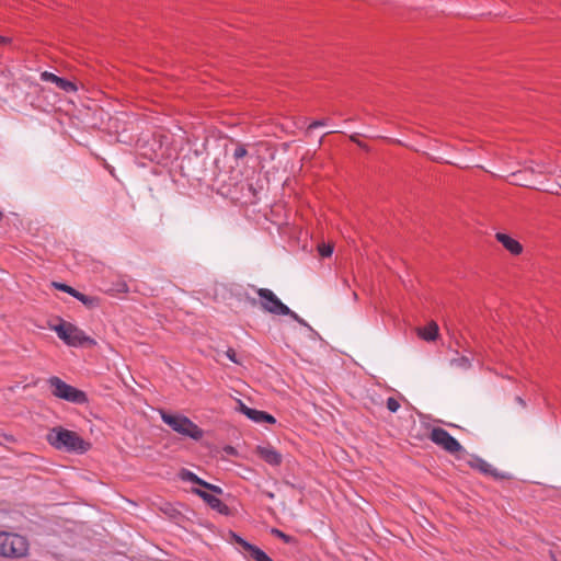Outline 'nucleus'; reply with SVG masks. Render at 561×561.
Instances as JSON below:
<instances>
[{"label":"nucleus","instance_id":"obj_19","mask_svg":"<svg viewBox=\"0 0 561 561\" xmlns=\"http://www.w3.org/2000/svg\"><path fill=\"white\" fill-rule=\"evenodd\" d=\"M73 297L77 298L78 300H80L83 305H85L88 307H92L94 304V298L85 296L78 290Z\"/></svg>","mask_w":561,"mask_h":561},{"label":"nucleus","instance_id":"obj_6","mask_svg":"<svg viewBox=\"0 0 561 561\" xmlns=\"http://www.w3.org/2000/svg\"><path fill=\"white\" fill-rule=\"evenodd\" d=\"M47 382L56 398L77 404H83L88 401L85 392L66 383L59 377H50Z\"/></svg>","mask_w":561,"mask_h":561},{"label":"nucleus","instance_id":"obj_10","mask_svg":"<svg viewBox=\"0 0 561 561\" xmlns=\"http://www.w3.org/2000/svg\"><path fill=\"white\" fill-rule=\"evenodd\" d=\"M236 537V542L247 552V558L251 561H273L263 550L253 546L239 536Z\"/></svg>","mask_w":561,"mask_h":561},{"label":"nucleus","instance_id":"obj_20","mask_svg":"<svg viewBox=\"0 0 561 561\" xmlns=\"http://www.w3.org/2000/svg\"><path fill=\"white\" fill-rule=\"evenodd\" d=\"M54 287L61 290V291H65V293H68L69 295H71L72 297L76 295L77 290L66 284H61V283H53Z\"/></svg>","mask_w":561,"mask_h":561},{"label":"nucleus","instance_id":"obj_2","mask_svg":"<svg viewBox=\"0 0 561 561\" xmlns=\"http://www.w3.org/2000/svg\"><path fill=\"white\" fill-rule=\"evenodd\" d=\"M51 330L68 346H94L96 344L95 340L87 335L83 330L67 321L61 320L58 324L51 327Z\"/></svg>","mask_w":561,"mask_h":561},{"label":"nucleus","instance_id":"obj_27","mask_svg":"<svg viewBox=\"0 0 561 561\" xmlns=\"http://www.w3.org/2000/svg\"><path fill=\"white\" fill-rule=\"evenodd\" d=\"M10 42V39L8 37H4V36H0V46L1 45H5Z\"/></svg>","mask_w":561,"mask_h":561},{"label":"nucleus","instance_id":"obj_15","mask_svg":"<svg viewBox=\"0 0 561 561\" xmlns=\"http://www.w3.org/2000/svg\"><path fill=\"white\" fill-rule=\"evenodd\" d=\"M534 164L530 167L533 172H537L540 174H552L557 172V165L552 163L550 159H543L540 161H531Z\"/></svg>","mask_w":561,"mask_h":561},{"label":"nucleus","instance_id":"obj_9","mask_svg":"<svg viewBox=\"0 0 561 561\" xmlns=\"http://www.w3.org/2000/svg\"><path fill=\"white\" fill-rule=\"evenodd\" d=\"M239 411L244 414L248 419L255 423H270L274 424L276 422L275 417L264 411H259L252 408L247 407L244 403L239 402Z\"/></svg>","mask_w":561,"mask_h":561},{"label":"nucleus","instance_id":"obj_16","mask_svg":"<svg viewBox=\"0 0 561 561\" xmlns=\"http://www.w3.org/2000/svg\"><path fill=\"white\" fill-rule=\"evenodd\" d=\"M419 335L425 341H434L438 335V325L435 322H431L419 330Z\"/></svg>","mask_w":561,"mask_h":561},{"label":"nucleus","instance_id":"obj_12","mask_svg":"<svg viewBox=\"0 0 561 561\" xmlns=\"http://www.w3.org/2000/svg\"><path fill=\"white\" fill-rule=\"evenodd\" d=\"M41 79H42V81L51 82V83L56 84V87H58L60 90H62L65 92H76L77 91V87L73 82L68 81L64 78H60L51 72H48V71L42 72Z\"/></svg>","mask_w":561,"mask_h":561},{"label":"nucleus","instance_id":"obj_7","mask_svg":"<svg viewBox=\"0 0 561 561\" xmlns=\"http://www.w3.org/2000/svg\"><path fill=\"white\" fill-rule=\"evenodd\" d=\"M428 437L434 444L449 454L455 455L462 450L460 443L442 427L432 428Z\"/></svg>","mask_w":561,"mask_h":561},{"label":"nucleus","instance_id":"obj_18","mask_svg":"<svg viewBox=\"0 0 561 561\" xmlns=\"http://www.w3.org/2000/svg\"><path fill=\"white\" fill-rule=\"evenodd\" d=\"M473 467L483 473L492 476L494 474L492 466L482 459H477L473 463Z\"/></svg>","mask_w":561,"mask_h":561},{"label":"nucleus","instance_id":"obj_28","mask_svg":"<svg viewBox=\"0 0 561 561\" xmlns=\"http://www.w3.org/2000/svg\"><path fill=\"white\" fill-rule=\"evenodd\" d=\"M517 401H518V403L524 404V401H523V399H522V398H519V397H518V398H517Z\"/></svg>","mask_w":561,"mask_h":561},{"label":"nucleus","instance_id":"obj_14","mask_svg":"<svg viewBox=\"0 0 561 561\" xmlns=\"http://www.w3.org/2000/svg\"><path fill=\"white\" fill-rule=\"evenodd\" d=\"M192 492L202 497L213 510L220 513L227 511V506L216 495L201 489H193Z\"/></svg>","mask_w":561,"mask_h":561},{"label":"nucleus","instance_id":"obj_24","mask_svg":"<svg viewBox=\"0 0 561 561\" xmlns=\"http://www.w3.org/2000/svg\"><path fill=\"white\" fill-rule=\"evenodd\" d=\"M247 156V149L243 147V146H240V147H237L234 152H233V157L236 159H241L243 157Z\"/></svg>","mask_w":561,"mask_h":561},{"label":"nucleus","instance_id":"obj_1","mask_svg":"<svg viewBox=\"0 0 561 561\" xmlns=\"http://www.w3.org/2000/svg\"><path fill=\"white\" fill-rule=\"evenodd\" d=\"M47 442L59 450L83 454L91 444L81 438L76 432L62 427H54L47 434Z\"/></svg>","mask_w":561,"mask_h":561},{"label":"nucleus","instance_id":"obj_17","mask_svg":"<svg viewBox=\"0 0 561 561\" xmlns=\"http://www.w3.org/2000/svg\"><path fill=\"white\" fill-rule=\"evenodd\" d=\"M450 366L461 370H466L471 366L470 359L466 356L457 355L450 360Z\"/></svg>","mask_w":561,"mask_h":561},{"label":"nucleus","instance_id":"obj_11","mask_svg":"<svg viewBox=\"0 0 561 561\" xmlns=\"http://www.w3.org/2000/svg\"><path fill=\"white\" fill-rule=\"evenodd\" d=\"M179 478L182 480V481H187V482H193V483H196L203 488H205L206 490H209L216 494H221L222 493V490L221 488L215 485V484H210L206 481H204L203 479H201L199 477H197L194 472L187 470V469H182L180 472H179Z\"/></svg>","mask_w":561,"mask_h":561},{"label":"nucleus","instance_id":"obj_21","mask_svg":"<svg viewBox=\"0 0 561 561\" xmlns=\"http://www.w3.org/2000/svg\"><path fill=\"white\" fill-rule=\"evenodd\" d=\"M387 409L392 413L397 412L400 409L399 401L393 397L388 398L387 399Z\"/></svg>","mask_w":561,"mask_h":561},{"label":"nucleus","instance_id":"obj_26","mask_svg":"<svg viewBox=\"0 0 561 561\" xmlns=\"http://www.w3.org/2000/svg\"><path fill=\"white\" fill-rule=\"evenodd\" d=\"M323 125H324V122H323V121H314V122H312V123L308 126V128H309V129H314V128L320 127V126H323Z\"/></svg>","mask_w":561,"mask_h":561},{"label":"nucleus","instance_id":"obj_4","mask_svg":"<svg viewBox=\"0 0 561 561\" xmlns=\"http://www.w3.org/2000/svg\"><path fill=\"white\" fill-rule=\"evenodd\" d=\"M28 552V541L25 537L0 531V556L5 558H23Z\"/></svg>","mask_w":561,"mask_h":561},{"label":"nucleus","instance_id":"obj_3","mask_svg":"<svg viewBox=\"0 0 561 561\" xmlns=\"http://www.w3.org/2000/svg\"><path fill=\"white\" fill-rule=\"evenodd\" d=\"M257 296L260 297L261 308L268 313L276 316H289L301 324H305V321L293 310H290L285 304L280 301V299L267 288H259L256 290Z\"/></svg>","mask_w":561,"mask_h":561},{"label":"nucleus","instance_id":"obj_29","mask_svg":"<svg viewBox=\"0 0 561 561\" xmlns=\"http://www.w3.org/2000/svg\"><path fill=\"white\" fill-rule=\"evenodd\" d=\"M2 217V213L0 211V218Z\"/></svg>","mask_w":561,"mask_h":561},{"label":"nucleus","instance_id":"obj_25","mask_svg":"<svg viewBox=\"0 0 561 561\" xmlns=\"http://www.w3.org/2000/svg\"><path fill=\"white\" fill-rule=\"evenodd\" d=\"M226 355H227V357H228L231 362H233V363H236V364H239V363H240V362L238 360V358H237V353H236V351H234L233 348H228V350H227V352H226Z\"/></svg>","mask_w":561,"mask_h":561},{"label":"nucleus","instance_id":"obj_23","mask_svg":"<svg viewBox=\"0 0 561 561\" xmlns=\"http://www.w3.org/2000/svg\"><path fill=\"white\" fill-rule=\"evenodd\" d=\"M272 534L275 535L276 537L280 538L286 543H289L293 540V538L290 536L286 535L285 533H283L279 529H276V528L272 529Z\"/></svg>","mask_w":561,"mask_h":561},{"label":"nucleus","instance_id":"obj_22","mask_svg":"<svg viewBox=\"0 0 561 561\" xmlns=\"http://www.w3.org/2000/svg\"><path fill=\"white\" fill-rule=\"evenodd\" d=\"M332 252H333V247L330 244H321L319 247V253L323 257L330 256L332 254Z\"/></svg>","mask_w":561,"mask_h":561},{"label":"nucleus","instance_id":"obj_8","mask_svg":"<svg viewBox=\"0 0 561 561\" xmlns=\"http://www.w3.org/2000/svg\"><path fill=\"white\" fill-rule=\"evenodd\" d=\"M255 454L271 466H279L283 461L280 453H278L271 445H259L255 448Z\"/></svg>","mask_w":561,"mask_h":561},{"label":"nucleus","instance_id":"obj_5","mask_svg":"<svg viewBox=\"0 0 561 561\" xmlns=\"http://www.w3.org/2000/svg\"><path fill=\"white\" fill-rule=\"evenodd\" d=\"M160 415L162 421L173 431L196 440L203 437V431L188 417L179 414H171L165 411H160Z\"/></svg>","mask_w":561,"mask_h":561},{"label":"nucleus","instance_id":"obj_13","mask_svg":"<svg viewBox=\"0 0 561 561\" xmlns=\"http://www.w3.org/2000/svg\"><path fill=\"white\" fill-rule=\"evenodd\" d=\"M495 239L513 255H518L523 252V245L506 233L497 232Z\"/></svg>","mask_w":561,"mask_h":561}]
</instances>
